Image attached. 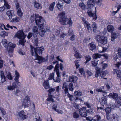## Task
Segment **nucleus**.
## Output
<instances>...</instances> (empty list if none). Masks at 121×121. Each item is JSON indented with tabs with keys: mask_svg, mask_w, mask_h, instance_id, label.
Instances as JSON below:
<instances>
[{
	"mask_svg": "<svg viewBox=\"0 0 121 121\" xmlns=\"http://www.w3.org/2000/svg\"><path fill=\"white\" fill-rule=\"evenodd\" d=\"M34 7L39 9H40L42 8L41 5L38 3L36 2H34Z\"/></svg>",
	"mask_w": 121,
	"mask_h": 121,
	"instance_id": "f704fd0d",
	"label": "nucleus"
},
{
	"mask_svg": "<svg viewBox=\"0 0 121 121\" xmlns=\"http://www.w3.org/2000/svg\"><path fill=\"white\" fill-rule=\"evenodd\" d=\"M30 47V52L32 55L36 57V60L39 61L38 62L39 63L42 62H45L48 60L47 58H43L38 56L39 54H41L42 52L44 50V48L43 47L35 48L31 45Z\"/></svg>",
	"mask_w": 121,
	"mask_h": 121,
	"instance_id": "f257e3e1",
	"label": "nucleus"
},
{
	"mask_svg": "<svg viewBox=\"0 0 121 121\" xmlns=\"http://www.w3.org/2000/svg\"><path fill=\"white\" fill-rule=\"evenodd\" d=\"M73 116L74 118L77 119L79 117V115L76 112H75L73 113Z\"/></svg>",
	"mask_w": 121,
	"mask_h": 121,
	"instance_id": "e433bc0d",
	"label": "nucleus"
},
{
	"mask_svg": "<svg viewBox=\"0 0 121 121\" xmlns=\"http://www.w3.org/2000/svg\"><path fill=\"white\" fill-rule=\"evenodd\" d=\"M108 96L109 98H112L115 100H116V99H117V98L119 97L118 94L115 93H110L108 95Z\"/></svg>",
	"mask_w": 121,
	"mask_h": 121,
	"instance_id": "2eb2a0df",
	"label": "nucleus"
},
{
	"mask_svg": "<svg viewBox=\"0 0 121 121\" xmlns=\"http://www.w3.org/2000/svg\"><path fill=\"white\" fill-rule=\"evenodd\" d=\"M87 13L88 15L90 17H91L94 15V13H93L91 10H88L87 11Z\"/></svg>",
	"mask_w": 121,
	"mask_h": 121,
	"instance_id": "49530a36",
	"label": "nucleus"
},
{
	"mask_svg": "<svg viewBox=\"0 0 121 121\" xmlns=\"http://www.w3.org/2000/svg\"><path fill=\"white\" fill-rule=\"evenodd\" d=\"M15 78L14 80L16 82H18V79L19 78V73L17 71H15Z\"/></svg>",
	"mask_w": 121,
	"mask_h": 121,
	"instance_id": "7c9ffc66",
	"label": "nucleus"
},
{
	"mask_svg": "<svg viewBox=\"0 0 121 121\" xmlns=\"http://www.w3.org/2000/svg\"><path fill=\"white\" fill-rule=\"evenodd\" d=\"M15 44L10 42L8 44L7 47V50L9 53H12L14 50V49L15 47Z\"/></svg>",
	"mask_w": 121,
	"mask_h": 121,
	"instance_id": "1a4fd4ad",
	"label": "nucleus"
},
{
	"mask_svg": "<svg viewBox=\"0 0 121 121\" xmlns=\"http://www.w3.org/2000/svg\"><path fill=\"white\" fill-rule=\"evenodd\" d=\"M56 6L59 11H60L62 10L63 9V5L61 4L60 3L58 2L56 4Z\"/></svg>",
	"mask_w": 121,
	"mask_h": 121,
	"instance_id": "72a5a7b5",
	"label": "nucleus"
},
{
	"mask_svg": "<svg viewBox=\"0 0 121 121\" xmlns=\"http://www.w3.org/2000/svg\"><path fill=\"white\" fill-rule=\"evenodd\" d=\"M84 58L86 60L84 63L85 64H86L91 60V57L89 55H86L84 56Z\"/></svg>",
	"mask_w": 121,
	"mask_h": 121,
	"instance_id": "cd10ccee",
	"label": "nucleus"
},
{
	"mask_svg": "<svg viewBox=\"0 0 121 121\" xmlns=\"http://www.w3.org/2000/svg\"><path fill=\"white\" fill-rule=\"evenodd\" d=\"M82 20L83 22V24L85 27L87 29L89 32L93 31L95 33L96 32L97 27L96 23L95 22L93 23L92 24L91 27L90 24L86 20L85 18L84 17H82Z\"/></svg>",
	"mask_w": 121,
	"mask_h": 121,
	"instance_id": "20e7f679",
	"label": "nucleus"
},
{
	"mask_svg": "<svg viewBox=\"0 0 121 121\" xmlns=\"http://www.w3.org/2000/svg\"><path fill=\"white\" fill-rule=\"evenodd\" d=\"M3 28H4L6 30H9L8 29L6 28L4 24L0 23V28L3 30Z\"/></svg>",
	"mask_w": 121,
	"mask_h": 121,
	"instance_id": "e2e57ef3",
	"label": "nucleus"
},
{
	"mask_svg": "<svg viewBox=\"0 0 121 121\" xmlns=\"http://www.w3.org/2000/svg\"><path fill=\"white\" fill-rule=\"evenodd\" d=\"M117 51L118 52V55L116 54L114 56V60L115 61H116L117 59L121 58V48L118 47L117 48Z\"/></svg>",
	"mask_w": 121,
	"mask_h": 121,
	"instance_id": "4468645a",
	"label": "nucleus"
},
{
	"mask_svg": "<svg viewBox=\"0 0 121 121\" xmlns=\"http://www.w3.org/2000/svg\"><path fill=\"white\" fill-rule=\"evenodd\" d=\"M74 94L77 96L76 98H75V101H76L77 100H79L81 101L82 100V99L78 97H80L82 95V93L79 90L78 91H75L74 92Z\"/></svg>",
	"mask_w": 121,
	"mask_h": 121,
	"instance_id": "f8f14e48",
	"label": "nucleus"
},
{
	"mask_svg": "<svg viewBox=\"0 0 121 121\" xmlns=\"http://www.w3.org/2000/svg\"><path fill=\"white\" fill-rule=\"evenodd\" d=\"M88 47L89 50L93 51L96 49V47L95 43L94 42L92 41L88 45Z\"/></svg>",
	"mask_w": 121,
	"mask_h": 121,
	"instance_id": "dca6fc26",
	"label": "nucleus"
},
{
	"mask_svg": "<svg viewBox=\"0 0 121 121\" xmlns=\"http://www.w3.org/2000/svg\"><path fill=\"white\" fill-rule=\"evenodd\" d=\"M105 111L106 114L107 115H109L111 111V109L110 108L108 107L105 108Z\"/></svg>",
	"mask_w": 121,
	"mask_h": 121,
	"instance_id": "de8ad7c7",
	"label": "nucleus"
},
{
	"mask_svg": "<svg viewBox=\"0 0 121 121\" xmlns=\"http://www.w3.org/2000/svg\"><path fill=\"white\" fill-rule=\"evenodd\" d=\"M0 110L2 116L3 117L6 114V112L5 110L2 108H0Z\"/></svg>",
	"mask_w": 121,
	"mask_h": 121,
	"instance_id": "37998d69",
	"label": "nucleus"
},
{
	"mask_svg": "<svg viewBox=\"0 0 121 121\" xmlns=\"http://www.w3.org/2000/svg\"><path fill=\"white\" fill-rule=\"evenodd\" d=\"M101 120V116L98 115H96L93 117V121H100Z\"/></svg>",
	"mask_w": 121,
	"mask_h": 121,
	"instance_id": "b1692460",
	"label": "nucleus"
},
{
	"mask_svg": "<svg viewBox=\"0 0 121 121\" xmlns=\"http://www.w3.org/2000/svg\"><path fill=\"white\" fill-rule=\"evenodd\" d=\"M39 29L41 30L39 32V34L42 37H43L45 33L47 31H49V27L46 26H45L44 23H41L38 26Z\"/></svg>",
	"mask_w": 121,
	"mask_h": 121,
	"instance_id": "423d86ee",
	"label": "nucleus"
},
{
	"mask_svg": "<svg viewBox=\"0 0 121 121\" xmlns=\"http://www.w3.org/2000/svg\"><path fill=\"white\" fill-rule=\"evenodd\" d=\"M78 60H75L74 61V63L75 64L76 68V69L78 68L80 66V65L78 64L79 62Z\"/></svg>",
	"mask_w": 121,
	"mask_h": 121,
	"instance_id": "864d4df0",
	"label": "nucleus"
},
{
	"mask_svg": "<svg viewBox=\"0 0 121 121\" xmlns=\"http://www.w3.org/2000/svg\"><path fill=\"white\" fill-rule=\"evenodd\" d=\"M108 65L106 63H104L102 64V68L103 69H105L107 67Z\"/></svg>",
	"mask_w": 121,
	"mask_h": 121,
	"instance_id": "338daca9",
	"label": "nucleus"
},
{
	"mask_svg": "<svg viewBox=\"0 0 121 121\" xmlns=\"http://www.w3.org/2000/svg\"><path fill=\"white\" fill-rule=\"evenodd\" d=\"M116 73L117 77L120 78L121 77V72L120 70H117L116 72Z\"/></svg>",
	"mask_w": 121,
	"mask_h": 121,
	"instance_id": "13d9d810",
	"label": "nucleus"
},
{
	"mask_svg": "<svg viewBox=\"0 0 121 121\" xmlns=\"http://www.w3.org/2000/svg\"><path fill=\"white\" fill-rule=\"evenodd\" d=\"M102 51H99V50H98V52H99L100 53L104 52L105 51H106L107 49V48L106 47H102Z\"/></svg>",
	"mask_w": 121,
	"mask_h": 121,
	"instance_id": "0e129e2a",
	"label": "nucleus"
},
{
	"mask_svg": "<svg viewBox=\"0 0 121 121\" xmlns=\"http://www.w3.org/2000/svg\"><path fill=\"white\" fill-rule=\"evenodd\" d=\"M30 98L28 96H26L24 99L23 103L22 104V107H24V108L28 107L30 105Z\"/></svg>",
	"mask_w": 121,
	"mask_h": 121,
	"instance_id": "9d476101",
	"label": "nucleus"
},
{
	"mask_svg": "<svg viewBox=\"0 0 121 121\" xmlns=\"http://www.w3.org/2000/svg\"><path fill=\"white\" fill-rule=\"evenodd\" d=\"M119 35V34L118 33H116L113 32L112 33L111 36V41H114L115 39L117 38Z\"/></svg>",
	"mask_w": 121,
	"mask_h": 121,
	"instance_id": "a211bd4d",
	"label": "nucleus"
},
{
	"mask_svg": "<svg viewBox=\"0 0 121 121\" xmlns=\"http://www.w3.org/2000/svg\"><path fill=\"white\" fill-rule=\"evenodd\" d=\"M19 116L21 119L24 120L27 118V116L24 114V112L23 111H20L19 113Z\"/></svg>",
	"mask_w": 121,
	"mask_h": 121,
	"instance_id": "aec40b11",
	"label": "nucleus"
},
{
	"mask_svg": "<svg viewBox=\"0 0 121 121\" xmlns=\"http://www.w3.org/2000/svg\"><path fill=\"white\" fill-rule=\"evenodd\" d=\"M0 36L3 37H4L8 35V33L5 31H2L0 34Z\"/></svg>",
	"mask_w": 121,
	"mask_h": 121,
	"instance_id": "a19ab883",
	"label": "nucleus"
},
{
	"mask_svg": "<svg viewBox=\"0 0 121 121\" xmlns=\"http://www.w3.org/2000/svg\"><path fill=\"white\" fill-rule=\"evenodd\" d=\"M92 66L94 67H97L98 64V61L94 60L92 62Z\"/></svg>",
	"mask_w": 121,
	"mask_h": 121,
	"instance_id": "ea45409f",
	"label": "nucleus"
},
{
	"mask_svg": "<svg viewBox=\"0 0 121 121\" xmlns=\"http://www.w3.org/2000/svg\"><path fill=\"white\" fill-rule=\"evenodd\" d=\"M99 101L101 104L103 105L105 104L106 102V97L105 96L104 97H102L101 99H99Z\"/></svg>",
	"mask_w": 121,
	"mask_h": 121,
	"instance_id": "393cba45",
	"label": "nucleus"
},
{
	"mask_svg": "<svg viewBox=\"0 0 121 121\" xmlns=\"http://www.w3.org/2000/svg\"><path fill=\"white\" fill-rule=\"evenodd\" d=\"M57 108V107H53V110L57 112L58 114H62L63 113V112L62 110H60L59 111L58 109H56Z\"/></svg>",
	"mask_w": 121,
	"mask_h": 121,
	"instance_id": "c03bdc74",
	"label": "nucleus"
},
{
	"mask_svg": "<svg viewBox=\"0 0 121 121\" xmlns=\"http://www.w3.org/2000/svg\"><path fill=\"white\" fill-rule=\"evenodd\" d=\"M117 103V104H119L121 106V97L119 96V97L117 98V99H116Z\"/></svg>",
	"mask_w": 121,
	"mask_h": 121,
	"instance_id": "5fc2aeb1",
	"label": "nucleus"
},
{
	"mask_svg": "<svg viewBox=\"0 0 121 121\" xmlns=\"http://www.w3.org/2000/svg\"><path fill=\"white\" fill-rule=\"evenodd\" d=\"M33 42L34 46H38V40L37 38H35L34 39Z\"/></svg>",
	"mask_w": 121,
	"mask_h": 121,
	"instance_id": "4d7b16f0",
	"label": "nucleus"
},
{
	"mask_svg": "<svg viewBox=\"0 0 121 121\" xmlns=\"http://www.w3.org/2000/svg\"><path fill=\"white\" fill-rule=\"evenodd\" d=\"M19 18L18 17H16L12 19L11 22L13 23H16L19 22Z\"/></svg>",
	"mask_w": 121,
	"mask_h": 121,
	"instance_id": "473e14b6",
	"label": "nucleus"
},
{
	"mask_svg": "<svg viewBox=\"0 0 121 121\" xmlns=\"http://www.w3.org/2000/svg\"><path fill=\"white\" fill-rule=\"evenodd\" d=\"M15 36L20 39H25L26 35L23 30H21L18 31L15 34Z\"/></svg>",
	"mask_w": 121,
	"mask_h": 121,
	"instance_id": "6e6552de",
	"label": "nucleus"
},
{
	"mask_svg": "<svg viewBox=\"0 0 121 121\" xmlns=\"http://www.w3.org/2000/svg\"><path fill=\"white\" fill-rule=\"evenodd\" d=\"M79 112L81 116L82 117H86L87 116L86 107H83L80 109Z\"/></svg>",
	"mask_w": 121,
	"mask_h": 121,
	"instance_id": "9b49d317",
	"label": "nucleus"
},
{
	"mask_svg": "<svg viewBox=\"0 0 121 121\" xmlns=\"http://www.w3.org/2000/svg\"><path fill=\"white\" fill-rule=\"evenodd\" d=\"M96 72L95 74V77L97 78L98 76L100 75L101 69H100L98 67H97L95 68Z\"/></svg>",
	"mask_w": 121,
	"mask_h": 121,
	"instance_id": "412c9836",
	"label": "nucleus"
},
{
	"mask_svg": "<svg viewBox=\"0 0 121 121\" xmlns=\"http://www.w3.org/2000/svg\"><path fill=\"white\" fill-rule=\"evenodd\" d=\"M17 15L20 17L22 16L23 14V13L21 12V9L20 8H19L17 12Z\"/></svg>",
	"mask_w": 121,
	"mask_h": 121,
	"instance_id": "79ce46f5",
	"label": "nucleus"
},
{
	"mask_svg": "<svg viewBox=\"0 0 121 121\" xmlns=\"http://www.w3.org/2000/svg\"><path fill=\"white\" fill-rule=\"evenodd\" d=\"M14 3L16 8L18 9L19 8L20 5L19 3L18 2V1L17 0L15 1L14 2Z\"/></svg>",
	"mask_w": 121,
	"mask_h": 121,
	"instance_id": "09e8293b",
	"label": "nucleus"
},
{
	"mask_svg": "<svg viewBox=\"0 0 121 121\" xmlns=\"http://www.w3.org/2000/svg\"><path fill=\"white\" fill-rule=\"evenodd\" d=\"M92 17H93V19L95 21L96 20L97 18V16L96 15V12L94 13V15Z\"/></svg>",
	"mask_w": 121,
	"mask_h": 121,
	"instance_id": "774afa93",
	"label": "nucleus"
},
{
	"mask_svg": "<svg viewBox=\"0 0 121 121\" xmlns=\"http://www.w3.org/2000/svg\"><path fill=\"white\" fill-rule=\"evenodd\" d=\"M65 11H62L60 12L58 14V16L59 19V22L62 25H64L68 24L69 27L72 26L73 22L71 17L69 19L67 18L65 15Z\"/></svg>",
	"mask_w": 121,
	"mask_h": 121,
	"instance_id": "7ed1b4c3",
	"label": "nucleus"
},
{
	"mask_svg": "<svg viewBox=\"0 0 121 121\" xmlns=\"http://www.w3.org/2000/svg\"><path fill=\"white\" fill-rule=\"evenodd\" d=\"M1 43L4 47H6L7 45V41L6 39H3L2 40Z\"/></svg>",
	"mask_w": 121,
	"mask_h": 121,
	"instance_id": "4c0bfd02",
	"label": "nucleus"
},
{
	"mask_svg": "<svg viewBox=\"0 0 121 121\" xmlns=\"http://www.w3.org/2000/svg\"><path fill=\"white\" fill-rule=\"evenodd\" d=\"M20 40L19 41V44L20 45H24V43L26 42V41L24 39H20Z\"/></svg>",
	"mask_w": 121,
	"mask_h": 121,
	"instance_id": "3c124183",
	"label": "nucleus"
},
{
	"mask_svg": "<svg viewBox=\"0 0 121 121\" xmlns=\"http://www.w3.org/2000/svg\"><path fill=\"white\" fill-rule=\"evenodd\" d=\"M94 0H88L87 3L88 7L91 9L93 7L94 5L93 3L94 4Z\"/></svg>",
	"mask_w": 121,
	"mask_h": 121,
	"instance_id": "4be33fe9",
	"label": "nucleus"
},
{
	"mask_svg": "<svg viewBox=\"0 0 121 121\" xmlns=\"http://www.w3.org/2000/svg\"><path fill=\"white\" fill-rule=\"evenodd\" d=\"M107 71L106 70L103 71H102L100 73V76L101 77L103 78L104 79H107V78H106L104 77L106 75Z\"/></svg>",
	"mask_w": 121,
	"mask_h": 121,
	"instance_id": "c756f323",
	"label": "nucleus"
},
{
	"mask_svg": "<svg viewBox=\"0 0 121 121\" xmlns=\"http://www.w3.org/2000/svg\"><path fill=\"white\" fill-rule=\"evenodd\" d=\"M67 33H62L59 36L60 37V38H64L65 36L67 35Z\"/></svg>",
	"mask_w": 121,
	"mask_h": 121,
	"instance_id": "680f3d73",
	"label": "nucleus"
},
{
	"mask_svg": "<svg viewBox=\"0 0 121 121\" xmlns=\"http://www.w3.org/2000/svg\"><path fill=\"white\" fill-rule=\"evenodd\" d=\"M102 55L98 53H95L93 54L92 56L93 58L94 59H96L97 58H100Z\"/></svg>",
	"mask_w": 121,
	"mask_h": 121,
	"instance_id": "2f4dec72",
	"label": "nucleus"
},
{
	"mask_svg": "<svg viewBox=\"0 0 121 121\" xmlns=\"http://www.w3.org/2000/svg\"><path fill=\"white\" fill-rule=\"evenodd\" d=\"M14 11L13 10H9L7 11L6 12V14L8 18L10 20L12 19V16L13 15Z\"/></svg>",
	"mask_w": 121,
	"mask_h": 121,
	"instance_id": "f3484780",
	"label": "nucleus"
},
{
	"mask_svg": "<svg viewBox=\"0 0 121 121\" xmlns=\"http://www.w3.org/2000/svg\"><path fill=\"white\" fill-rule=\"evenodd\" d=\"M56 58L58 60H56V61L53 62V64L56 63H57L55 66L54 69V71L56 72L57 77L54 78V73H53V80H54L55 82L59 83L61 80V75H60V72H59V68L60 67V70L62 71L63 66V65L61 63H60V65L58 64V61L59 59H60L59 58V56H58Z\"/></svg>",
	"mask_w": 121,
	"mask_h": 121,
	"instance_id": "f03ea898",
	"label": "nucleus"
},
{
	"mask_svg": "<svg viewBox=\"0 0 121 121\" xmlns=\"http://www.w3.org/2000/svg\"><path fill=\"white\" fill-rule=\"evenodd\" d=\"M119 116L117 114H113L111 117V119L112 121H117Z\"/></svg>",
	"mask_w": 121,
	"mask_h": 121,
	"instance_id": "bb28decb",
	"label": "nucleus"
},
{
	"mask_svg": "<svg viewBox=\"0 0 121 121\" xmlns=\"http://www.w3.org/2000/svg\"><path fill=\"white\" fill-rule=\"evenodd\" d=\"M30 19L32 22H33L35 20L37 25H38L41 23H44V21L41 16H37L36 15H35L33 14L30 17Z\"/></svg>",
	"mask_w": 121,
	"mask_h": 121,
	"instance_id": "39448f33",
	"label": "nucleus"
},
{
	"mask_svg": "<svg viewBox=\"0 0 121 121\" xmlns=\"http://www.w3.org/2000/svg\"><path fill=\"white\" fill-rule=\"evenodd\" d=\"M75 54L74 55V56L75 58H81V56L80 55V54L78 52H77V50H75Z\"/></svg>",
	"mask_w": 121,
	"mask_h": 121,
	"instance_id": "c9c22d12",
	"label": "nucleus"
},
{
	"mask_svg": "<svg viewBox=\"0 0 121 121\" xmlns=\"http://www.w3.org/2000/svg\"><path fill=\"white\" fill-rule=\"evenodd\" d=\"M107 29L108 31L111 33L113 32L114 30V27L111 25H108L107 26Z\"/></svg>",
	"mask_w": 121,
	"mask_h": 121,
	"instance_id": "a878e982",
	"label": "nucleus"
},
{
	"mask_svg": "<svg viewBox=\"0 0 121 121\" xmlns=\"http://www.w3.org/2000/svg\"><path fill=\"white\" fill-rule=\"evenodd\" d=\"M33 35L34 37H36L38 33V28L36 26H34L32 29Z\"/></svg>",
	"mask_w": 121,
	"mask_h": 121,
	"instance_id": "6ab92c4d",
	"label": "nucleus"
},
{
	"mask_svg": "<svg viewBox=\"0 0 121 121\" xmlns=\"http://www.w3.org/2000/svg\"><path fill=\"white\" fill-rule=\"evenodd\" d=\"M0 76L1 78V82L2 83H3L6 81V78L5 76L3 71H1V72Z\"/></svg>",
	"mask_w": 121,
	"mask_h": 121,
	"instance_id": "5701e85b",
	"label": "nucleus"
},
{
	"mask_svg": "<svg viewBox=\"0 0 121 121\" xmlns=\"http://www.w3.org/2000/svg\"><path fill=\"white\" fill-rule=\"evenodd\" d=\"M67 96L71 101H72V98L73 96L72 95H71L69 93H68L67 94Z\"/></svg>",
	"mask_w": 121,
	"mask_h": 121,
	"instance_id": "052dcab7",
	"label": "nucleus"
},
{
	"mask_svg": "<svg viewBox=\"0 0 121 121\" xmlns=\"http://www.w3.org/2000/svg\"><path fill=\"white\" fill-rule=\"evenodd\" d=\"M79 6L81 7L82 9L84 10L85 8V6L84 3L82 2V3H80L79 4Z\"/></svg>",
	"mask_w": 121,
	"mask_h": 121,
	"instance_id": "6e6d98bb",
	"label": "nucleus"
},
{
	"mask_svg": "<svg viewBox=\"0 0 121 121\" xmlns=\"http://www.w3.org/2000/svg\"><path fill=\"white\" fill-rule=\"evenodd\" d=\"M69 81L73 82H75L74 77L73 76L69 77Z\"/></svg>",
	"mask_w": 121,
	"mask_h": 121,
	"instance_id": "603ef678",
	"label": "nucleus"
},
{
	"mask_svg": "<svg viewBox=\"0 0 121 121\" xmlns=\"http://www.w3.org/2000/svg\"><path fill=\"white\" fill-rule=\"evenodd\" d=\"M43 86L44 88L46 89H48L49 88V84L48 81L46 80L44 81Z\"/></svg>",
	"mask_w": 121,
	"mask_h": 121,
	"instance_id": "c85d7f7f",
	"label": "nucleus"
},
{
	"mask_svg": "<svg viewBox=\"0 0 121 121\" xmlns=\"http://www.w3.org/2000/svg\"><path fill=\"white\" fill-rule=\"evenodd\" d=\"M19 53L21 55H23L25 54V53L24 52L22 51L21 49H20L18 51Z\"/></svg>",
	"mask_w": 121,
	"mask_h": 121,
	"instance_id": "69168bd1",
	"label": "nucleus"
},
{
	"mask_svg": "<svg viewBox=\"0 0 121 121\" xmlns=\"http://www.w3.org/2000/svg\"><path fill=\"white\" fill-rule=\"evenodd\" d=\"M6 77L9 80H12V77L11 75V73L9 72H8L6 73Z\"/></svg>",
	"mask_w": 121,
	"mask_h": 121,
	"instance_id": "a18cd8bd",
	"label": "nucleus"
},
{
	"mask_svg": "<svg viewBox=\"0 0 121 121\" xmlns=\"http://www.w3.org/2000/svg\"><path fill=\"white\" fill-rule=\"evenodd\" d=\"M53 92V89L52 88H51L48 91L49 97L47 99V101H50L53 102V99L52 97V95Z\"/></svg>",
	"mask_w": 121,
	"mask_h": 121,
	"instance_id": "ddd939ff",
	"label": "nucleus"
},
{
	"mask_svg": "<svg viewBox=\"0 0 121 121\" xmlns=\"http://www.w3.org/2000/svg\"><path fill=\"white\" fill-rule=\"evenodd\" d=\"M4 6H5L8 9H9L10 8V7L9 5L7 2H6L5 0H4Z\"/></svg>",
	"mask_w": 121,
	"mask_h": 121,
	"instance_id": "bf43d9fd",
	"label": "nucleus"
},
{
	"mask_svg": "<svg viewBox=\"0 0 121 121\" xmlns=\"http://www.w3.org/2000/svg\"><path fill=\"white\" fill-rule=\"evenodd\" d=\"M95 39L99 43L105 45L107 43V39L106 37L102 35H97L95 37Z\"/></svg>",
	"mask_w": 121,
	"mask_h": 121,
	"instance_id": "0eeeda50",
	"label": "nucleus"
},
{
	"mask_svg": "<svg viewBox=\"0 0 121 121\" xmlns=\"http://www.w3.org/2000/svg\"><path fill=\"white\" fill-rule=\"evenodd\" d=\"M79 73L81 75L85 74V72L84 71V68H79Z\"/></svg>",
	"mask_w": 121,
	"mask_h": 121,
	"instance_id": "8fccbe9b",
	"label": "nucleus"
},
{
	"mask_svg": "<svg viewBox=\"0 0 121 121\" xmlns=\"http://www.w3.org/2000/svg\"><path fill=\"white\" fill-rule=\"evenodd\" d=\"M69 89V90L71 91L73 90L74 89L73 87V84L72 83H70L68 86Z\"/></svg>",
	"mask_w": 121,
	"mask_h": 121,
	"instance_id": "58836bf2",
	"label": "nucleus"
}]
</instances>
